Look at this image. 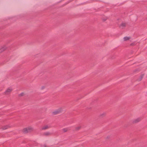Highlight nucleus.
Here are the masks:
<instances>
[{"label":"nucleus","mask_w":147,"mask_h":147,"mask_svg":"<svg viewBox=\"0 0 147 147\" xmlns=\"http://www.w3.org/2000/svg\"><path fill=\"white\" fill-rule=\"evenodd\" d=\"M122 27V29H123V28L125 27H126V23L122 22L120 25V27Z\"/></svg>","instance_id":"423d86ee"},{"label":"nucleus","mask_w":147,"mask_h":147,"mask_svg":"<svg viewBox=\"0 0 147 147\" xmlns=\"http://www.w3.org/2000/svg\"><path fill=\"white\" fill-rule=\"evenodd\" d=\"M49 127L47 125L45 126L44 127H42V130H45L49 128Z\"/></svg>","instance_id":"6e6552de"},{"label":"nucleus","mask_w":147,"mask_h":147,"mask_svg":"<svg viewBox=\"0 0 147 147\" xmlns=\"http://www.w3.org/2000/svg\"><path fill=\"white\" fill-rule=\"evenodd\" d=\"M62 130L63 132H67L68 131V129L67 128H64Z\"/></svg>","instance_id":"f8f14e48"},{"label":"nucleus","mask_w":147,"mask_h":147,"mask_svg":"<svg viewBox=\"0 0 147 147\" xmlns=\"http://www.w3.org/2000/svg\"><path fill=\"white\" fill-rule=\"evenodd\" d=\"M45 88V87H44V86H42V87H41V89H42V90H43V89H44V88Z\"/></svg>","instance_id":"f3484780"},{"label":"nucleus","mask_w":147,"mask_h":147,"mask_svg":"<svg viewBox=\"0 0 147 147\" xmlns=\"http://www.w3.org/2000/svg\"><path fill=\"white\" fill-rule=\"evenodd\" d=\"M24 95V93L23 92L19 94V96H23Z\"/></svg>","instance_id":"2eb2a0df"},{"label":"nucleus","mask_w":147,"mask_h":147,"mask_svg":"<svg viewBox=\"0 0 147 147\" xmlns=\"http://www.w3.org/2000/svg\"><path fill=\"white\" fill-rule=\"evenodd\" d=\"M106 19H104V20H103L104 21H106Z\"/></svg>","instance_id":"6ab92c4d"},{"label":"nucleus","mask_w":147,"mask_h":147,"mask_svg":"<svg viewBox=\"0 0 147 147\" xmlns=\"http://www.w3.org/2000/svg\"><path fill=\"white\" fill-rule=\"evenodd\" d=\"M51 134L49 132H46L44 133L43 135L45 136H49Z\"/></svg>","instance_id":"9d476101"},{"label":"nucleus","mask_w":147,"mask_h":147,"mask_svg":"<svg viewBox=\"0 0 147 147\" xmlns=\"http://www.w3.org/2000/svg\"><path fill=\"white\" fill-rule=\"evenodd\" d=\"M12 89L10 88H8L5 92V93L6 94H8L12 91Z\"/></svg>","instance_id":"20e7f679"},{"label":"nucleus","mask_w":147,"mask_h":147,"mask_svg":"<svg viewBox=\"0 0 147 147\" xmlns=\"http://www.w3.org/2000/svg\"><path fill=\"white\" fill-rule=\"evenodd\" d=\"M144 76V74H141L140 75L139 78L137 80V81H141L142 80V79L143 78Z\"/></svg>","instance_id":"39448f33"},{"label":"nucleus","mask_w":147,"mask_h":147,"mask_svg":"<svg viewBox=\"0 0 147 147\" xmlns=\"http://www.w3.org/2000/svg\"><path fill=\"white\" fill-rule=\"evenodd\" d=\"M62 111L61 109H59L56 110L55 111H54L53 112V115H55L61 112Z\"/></svg>","instance_id":"f03ea898"},{"label":"nucleus","mask_w":147,"mask_h":147,"mask_svg":"<svg viewBox=\"0 0 147 147\" xmlns=\"http://www.w3.org/2000/svg\"><path fill=\"white\" fill-rule=\"evenodd\" d=\"M106 115V113H103L102 114L100 115V117H103Z\"/></svg>","instance_id":"ddd939ff"},{"label":"nucleus","mask_w":147,"mask_h":147,"mask_svg":"<svg viewBox=\"0 0 147 147\" xmlns=\"http://www.w3.org/2000/svg\"><path fill=\"white\" fill-rule=\"evenodd\" d=\"M33 130L32 128L31 127H28L24 128L22 131L25 134H27L28 133L30 132Z\"/></svg>","instance_id":"f257e3e1"},{"label":"nucleus","mask_w":147,"mask_h":147,"mask_svg":"<svg viewBox=\"0 0 147 147\" xmlns=\"http://www.w3.org/2000/svg\"><path fill=\"white\" fill-rule=\"evenodd\" d=\"M141 120V119L140 118H138L136 119H135L133 121V123H136L140 121Z\"/></svg>","instance_id":"7ed1b4c3"},{"label":"nucleus","mask_w":147,"mask_h":147,"mask_svg":"<svg viewBox=\"0 0 147 147\" xmlns=\"http://www.w3.org/2000/svg\"><path fill=\"white\" fill-rule=\"evenodd\" d=\"M134 45H135V44H134V43H131L130 44V46H134Z\"/></svg>","instance_id":"dca6fc26"},{"label":"nucleus","mask_w":147,"mask_h":147,"mask_svg":"<svg viewBox=\"0 0 147 147\" xmlns=\"http://www.w3.org/2000/svg\"><path fill=\"white\" fill-rule=\"evenodd\" d=\"M6 49V47H4L1 48L0 49V51L1 52H2L3 51H4Z\"/></svg>","instance_id":"1a4fd4ad"},{"label":"nucleus","mask_w":147,"mask_h":147,"mask_svg":"<svg viewBox=\"0 0 147 147\" xmlns=\"http://www.w3.org/2000/svg\"><path fill=\"white\" fill-rule=\"evenodd\" d=\"M81 127L80 126H78V127H76L75 128L76 130H78L81 129Z\"/></svg>","instance_id":"4468645a"},{"label":"nucleus","mask_w":147,"mask_h":147,"mask_svg":"<svg viewBox=\"0 0 147 147\" xmlns=\"http://www.w3.org/2000/svg\"><path fill=\"white\" fill-rule=\"evenodd\" d=\"M9 127V126L7 125H5L2 127L1 128L3 129H6L8 128Z\"/></svg>","instance_id":"0eeeda50"},{"label":"nucleus","mask_w":147,"mask_h":147,"mask_svg":"<svg viewBox=\"0 0 147 147\" xmlns=\"http://www.w3.org/2000/svg\"><path fill=\"white\" fill-rule=\"evenodd\" d=\"M130 38V37L126 36V37H124L123 40H124V41H126L127 40H129Z\"/></svg>","instance_id":"9b49d317"},{"label":"nucleus","mask_w":147,"mask_h":147,"mask_svg":"<svg viewBox=\"0 0 147 147\" xmlns=\"http://www.w3.org/2000/svg\"><path fill=\"white\" fill-rule=\"evenodd\" d=\"M107 138H108V137H107Z\"/></svg>","instance_id":"412c9836"},{"label":"nucleus","mask_w":147,"mask_h":147,"mask_svg":"<svg viewBox=\"0 0 147 147\" xmlns=\"http://www.w3.org/2000/svg\"><path fill=\"white\" fill-rule=\"evenodd\" d=\"M41 147H47V146L46 145H44L43 146H42Z\"/></svg>","instance_id":"a211bd4d"},{"label":"nucleus","mask_w":147,"mask_h":147,"mask_svg":"<svg viewBox=\"0 0 147 147\" xmlns=\"http://www.w3.org/2000/svg\"><path fill=\"white\" fill-rule=\"evenodd\" d=\"M135 71H137V70H135Z\"/></svg>","instance_id":"aec40b11"}]
</instances>
